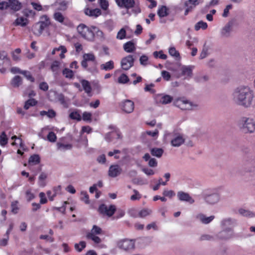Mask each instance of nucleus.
I'll return each mask as SVG.
<instances>
[{"label":"nucleus","mask_w":255,"mask_h":255,"mask_svg":"<svg viewBox=\"0 0 255 255\" xmlns=\"http://www.w3.org/2000/svg\"><path fill=\"white\" fill-rule=\"evenodd\" d=\"M232 97L236 104L249 108L253 103L254 92L248 86L240 85L234 90Z\"/></svg>","instance_id":"obj_1"},{"label":"nucleus","mask_w":255,"mask_h":255,"mask_svg":"<svg viewBox=\"0 0 255 255\" xmlns=\"http://www.w3.org/2000/svg\"><path fill=\"white\" fill-rule=\"evenodd\" d=\"M238 126L244 133H253L255 131V120L251 117H242L238 121Z\"/></svg>","instance_id":"obj_2"},{"label":"nucleus","mask_w":255,"mask_h":255,"mask_svg":"<svg viewBox=\"0 0 255 255\" xmlns=\"http://www.w3.org/2000/svg\"><path fill=\"white\" fill-rule=\"evenodd\" d=\"M174 105L182 110H194L198 107V104L187 100L184 98L176 99L174 101Z\"/></svg>","instance_id":"obj_3"},{"label":"nucleus","mask_w":255,"mask_h":255,"mask_svg":"<svg viewBox=\"0 0 255 255\" xmlns=\"http://www.w3.org/2000/svg\"><path fill=\"white\" fill-rule=\"evenodd\" d=\"M41 20L33 25L32 30L33 33L37 36L40 35L43 30L50 24L49 18L46 15L41 17Z\"/></svg>","instance_id":"obj_4"},{"label":"nucleus","mask_w":255,"mask_h":255,"mask_svg":"<svg viewBox=\"0 0 255 255\" xmlns=\"http://www.w3.org/2000/svg\"><path fill=\"white\" fill-rule=\"evenodd\" d=\"M165 136L170 138L171 144L173 147H179L185 142L183 134L175 131L167 133Z\"/></svg>","instance_id":"obj_5"},{"label":"nucleus","mask_w":255,"mask_h":255,"mask_svg":"<svg viewBox=\"0 0 255 255\" xmlns=\"http://www.w3.org/2000/svg\"><path fill=\"white\" fill-rule=\"evenodd\" d=\"M77 29L78 33L83 38L91 41L94 40V35L92 32V26L89 27L84 24H80L78 26Z\"/></svg>","instance_id":"obj_6"},{"label":"nucleus","mask_w":255,"mask_h":255,"mask_svg":"<svg viewBox=\"0 0 255 255\" xmlns=\"http://www.w3.org/2000/svg\"><path fill=\"white\" fill-rule=\"evenodd\" d=\"M204 198L207 203L214 205L220 201V195L217 191H210L205 194Z\"/></svg>","instance_id":"obj_7"},{"label":"nucleus","mask_w":255,"mask_h":255,"mask_svg":"<svg viewBox=\"0 0 255 255\" xmlns=\"http://www.w3.org/2000/svg\"><path fill=\"white\" fill-rule=\"evenodd\" d=\"M118 247L126 251H130L134 248V242L131 240L124 239L118 242Z\"/></svg>","instance_id":"obj_8"},{"label":"nucleus","mask_w":255,"mask_h":255,"mask_svg":"<svg viewBox=\"0 0 255 255\" xmlns=\"http://www.w3.org/2000/svg\"><path fill=\"white\" fill-rule=\"evenodd\" d=\"M234 237L233 229H223L216 234L217 240H228Z\"/></svg>","instance_id":"obj_9"},{"label":"nucleus","mask_w":255,"mask_h":255,"mask_svg":"<svg viewBox=\"0 0 255 255\" xmlns=\"http://www.w3.org/2000/svg\"><path fill=\"white\" fill-rule=\"evenodd\" d=\"M116 211V206L114 205H111L108 207L105 204H102L99 206V211L103 214L106 215L110 217L112 216Z\"/></svg>","instance_id":"obj_10"},{"label":"nucleus","mask_w":255,"mask_h":255,"mask_svg":"<svg viewBox=\"0 0 255 255\" xmlns=\"http://www.w3.org/2000/svg\"><path fill=\"white\" fill-rule=\"evenodd\" d=\"M134 58L132 55H129L121 60V66L123 70H128L133 65Z\"/></svg>","instance_id":"obj_11"},{"label":"nucleus","mask_w":255,"mask_h":255,"mask_svg":"<svg viewBox=\"0 0 255 255\" xmlns=\"http://www.w3.org/2000/svg\"><path fill=\"white\" fill-rule=\"evenodd\" d=\"M122 110L126 113L129 114L133 112L134 108V103L129 100H125L120 104Z\"/></svg>","instance_id":"obj_12"},{"label":"nucleus","mask_w":255,"mask_h":255,"mask_svg":"<svg viewBox=\"0 0 255 255\" xmlns=\"http://www.w3.org/2000/svg\"><path fill=\"white\" fill-rule=\"evenodd\" d=\"M10 65V61L8 57L7 53L5 51H0V72L4 73L6 71L5 68L3 67L4 64Z\"/></svg>","instance_id":"obj_13"},{"label":"nucleus","mask_w":255,"mask_h":255,"mask_svg":"<svg viewBox=\"0 0 255 255\" xmlns=\"http://www.w3.org/2000/svg\"><path fill=\"white\" fill-rule=\"evenodd\" d=\"M122 136L119 129H116L107 133L105 136V139L108 142H111L114 139H121Z\"/></svg>","instance_id":"obj_14"},{"label":"nucleus","mask_w":255,"mask_h":255,"mask_svg":"<svg viewBox=\"0 0 255 255\" xmlns=\"http://www.w3.org/2000/svg\"><path fill=\"white\" fill-rule=\"evenodd\" d=\"M237 225V221L231 218H225L221 222V226L222 229H233Z\"/></svg>","instance_id":"obj_15"},{"label":"nucleus","mask_w":255,"mask_h":255,"mask_svg":"<svg viewBox=\"0 0 255 255\" xmlns=\"http://www.w3.org/2000/svg\"><path fill=\"white\" fill-rule=\"evenodd\" d=\"M199 0H188L184 2V6L186 7L184 15H187L189 12L195 7V6L199 4Z\"/></svg>","instance_id":"obj_16"},{"label":"nucleus","mask_w":255,"mask_h":255,"mask_svg":"<svg viewBox=\"0 0 255 255\" xmlns=\"http://www.w3.org/2000/svg\"><path fill=\"white\" fill-rule=\"evenodd\" d=\"M178 199L181 201H185L193 204L194 203V200L190 196V195L186 192L180 191L178 192L177 194Z\"/></svg>","instance_id":"obj_17"},{"label":"nucleus","mask_w":255,"mask_h":255,"mask_svg":"<svg viewBox=\"0 0 255 255\" xmlns=\"http://www.w3.org/2000/svg\"><path fill=\"white\" fill-rule=\"evenodd\" d=\"M118 5L121 7L129 9L134 7L135 2L134 0H116Z\"/></svg>","instance_id":"obj_18"},{"label":"nucleus","mask_w":255,"mask_h":255,"mask_svg":"<svg viewBox=\"0 0 255 255\" xmlns=\"http://www.w3.org/2000/svg\"><path fill=\"white\" fill-rule=\"evenodd\" d=\"M122 171V169L119 165H112L109 168V176L111 177H116L121 173Z\"/></svg>","instance_id":"obj_19"},{"label":"nucleus","mask_w":255,"mask_h":255,"mask_svg":"<svg viewBox=\"0 0 255 255\" xmlns=\"http://www.w3.org/2000/svg\"><path fill=\"white\" fill-rule=\"evenodd\" d=\"M214 218L215 216L214 215L206 217V215L202 213L198 214L196 216V219L203 224H209Z\"/></svg>","instance_id":"obj_20"},{"label":"nucleus","mask_w":255,"mask_h":255,"mask_svg":"<svg viewBox=\"0 0 255 255\" xmlns=\"http://www.w3.org/2000/svg\"><path fill=\"white\" fill-rule=\"evenodd\" d=\"M255 166L253 164H249L247 163L244 164V166L238 171V173L242 176L245 175L246 173L253 172L255 171Z\"/></svg>","instance_id":"obj_21"},{"label":"nucleus","mask_w":255,"mask_h":255,"mask_svg":"<svg viewBox=\"0 0 255 255\" xmlns=\"http://www.w3.org/2000/svg\"><path fill=\"white\" fill-rule=\"evenodd\" d=\"M68 2L65 0H58L55 1L53 6L55 7V9L58 11H65L68 8Z\"/></svg>","instance_id":"obj_22"},{"label":"nucleus","mask_w":255,"mask_h":255,"mask_svg":"<svg viewBox=\"0 0 255 255\" xmlns=\"http://www.w3.org/2000/svg\"><path fill=\"white\" fill-rule=\"evenodd\" d=\"M193 66H182L181 67V75L186 76V78H190L192 76Z\"/></svg>","instance_id":"obj_23"},{"label":"nucleus","mask_w":255,"mask_h":255,"mask_svg":"<svg viewBox=\"0 0 255 255\" xmlns=\"http://www.w3.org/2000/svg\"><path fill=\"white\" fill-rule=\"evenodd\" d=\"M8 7L13 11H17L22 7V4L18 0H8Z\"/></svg>","instance_id":"obj_24"},{"label":"nucleus","mask_w":255,"mask_h":255,"mask_svg":"<svg viewBox=\"0 0 255 255\" xmlns=\"http://www.w3.org/2000/svg\"><path fill=\"white\" fill-rule=\"evenodd\" d=\"M232 23L228 22L222 29L221 35L224 37H228L230 36L232 30Z\"/></svg>","instance_id":"obj_25"},{"label":"nucleus","mask_w":255,"mask_h":255,"mask_svg":"<svg viewBox=\"0 0 255 255\" xmlns=\"http://www.w3.org/2000/svg\"><path fill=\"white\" fill-rule=\"evenodd\" d=\"M123 48L124 50L128 53L132 52L135 50V44L131 41H128L124 44Z\"/></svg>","instance_id":"obj_26"},{"label":"nucleus","mask_w":255,"mask_h":255,"mask_svg":"<svg viewBox=\"0 0 255 255\" xmlns=\"http://www.w3.org/2000/svg\"><path fill=\"white\" fill-rule=\"evenodd\" d=\"M92 32L94 35V37H96L100 40H103L104 39V34L103 32L98 27L95 26H92Z\"/></svg>","instance_id":"obj_27"},{"label":"nucleus","mask_w":255,"mask_h":255,"mask_svg":"<svg viewBox=\"0 0 255 255\" xmlns=\"http://www.w3.org/2000/svg\"><path fill=\"white\" fill-rule=\"evenodd\" d=\"M164 150L161 148L154 147L150 149V153L153 156L157 158H160L162 156Z\"/></svg>","instance_id":"obj_28"},{"label":"nucleus","mask_w":255,"mask_h":255,"mask_svg":"<svg viewBox=\"0 0 255 255\" xmlns=\"http://www.w3.org/2000/svg\"><path fill=\"white\" fill-rule=\"evenodd\" d=\"M101 70L105 71H109L114 68V62L112 60H110L105 64H102L100 65Z\"/></svg>","instance_id":"obj_29"},{"label":"nucleus","mask_w":255,"mask_h":255,"mask_svg":"<svg viewBox=\"0 0 255 255\" xmlns=\"http://www.w3.org/2000/svg\"><path fill=\"white\" fill-rule=\"evenodd\" d=\"M22 83V79L19 76H14L10 81V84L13 87H18Z\"/></svg>","instance_id":"obj_30"},{"label":"nucleus","mask_w":255,"mask_h":255,"mask_svg":"<svg viewBox=\"0 0 255 255\" xmlns=\"http://www.w3.org/2000/svg\"><path fill=\"white\" fill-rule=\"evenodd\" d=\"M217 240L216 235H209V234H203L202 235L200 238L199 241H214Z\"/></svg>","instance_id":"obj_31"},{"label":"nucleus","mask_w":255,"mask_h":255,"mask_svg":"<svg viewBox=\"0 0 255 255\" xmlns=\"http://www.w3.org/2000/svg\"><path fill=\"white\" fill-rule=\"evenodd\" d=\"M83 58L87 61H92L93 62V65L96 66L97 62L96 57L93 53H86L83 56Z\"/></svg>","instance_id":"obj_32"},{"label":"nucleus","mask_w":255,"mask_h":255,"mask_svg":"<svg viewBox=\"0 0 255 255\" xmlns=\"http://www.w3.org/2000/svg\"><path fill=\"white\" fill-rule=\"evenodd\" d=\"M81 83L85 92L87 94L90 93L92 91V88L89 82L86 80H82Z\"/></svg>","instance_id":"obj_33"},{"label":"nucleus","mask_w":255,"mask_h":255,"mask_svg":"<svg viewBox=\"0 0 255 255\" xmlns=\"http://www.w3.org/2000/svg\"><path fill=\"white\" fill-rule=\"evenodd\" d=\"M87 61L83 59V60L81 62V65L83 68L87 71H89L91 73H94L97 71V68L95 65H93L91 67H88V63Z\"/></svg>","instance_id":"obj_34"},{"label":"nucleus","mask_w":255,"mask_h":255,"mask_svg":"<svg viewBox=\"0 0 255 255\" xmlns=\"http://www.w3.org/2000/svg\"><path fill=\"white\" fill-rule=\"evenodd\" d=\"M27 19L26 18H24L23 17H21L19 18H17L15 20L13 24L15 26L20 25L22 27L26 26L27 24Z\"/></svg>","instance_id":"obj_35"},{"label":"nucleus","mask_w":255,"mask_h":255,"mask_svg":"<svg viewBox=\"0 0 255 255\" xmlns=\"http://www.w3.org/2000/svg\"><path fill=\"white\" fill-rule=\"evenodd\" d=\"M62 74L65 76V78L72 79L74 77V72L67 68H64L62 71Z\"/></svg>","instance_id":"obj_36"},{"label":"nucleus","mask_w":255,"mask_h":255,"mask_svg":"<svg viewBox=\"0 0 255 255\" xmlns=\"http://www.w3.org/2000/svg\"><path fill=\"white\" fill-rule=\"evenodd\" d=\"M157 14L160 17H163L168 15V8L166 6L162 5L158 9Z\"/></svg>","instance_id":"obj_37"},{"label":"nucleus","mask_w":255,"mask_h":255,"mask_svg":"<svg viewBox=\"0 0 255 255\" xmlns=\"http://www.w3.org/2000/svg\"><path fill=\"white\" fill-rule=\"evenodd\" d=\"M40 161V158L39 155L38 154H33L31 155L28 160V162L29 164H31L32 165H35L38 164Z\"/></svg>","instance_id":"obj_38"},{"label":"nucleus","mask_w":255,"mask_h":255,"mask_svg":"<svg viewBox=\"0 0 255 255\" xmlns=\"http://www.w3.org/2000/svg\"><path fill=\"white\" fill-rule=\"evenodd\" d=\"M40 115L42 116H47L49 118H53L56 116V112L53 110H49L47 112L42 111L40 112Z\"/></svg>","instance_id":"obj_39"},{"label":"nucleus","mask_w":255,"mask_h":255,"mask_svg":"<svg viewBox=\"0 0 255 255\" xmlns=\"http://www.w3.org/2000/svg\"><path fill=\"white\" fill-rule=\"evenodd\" d=\"M57 148L61 151H65L66 150L71 149L72 147L71 144H63L60 142L57 143Z\"/></svg>","instance_id":"obj_40"},{"label":"nucleus","mask_w":255,"mask_h":255,"mask_svg":"<svg viewBox=\"0 0 255 255\" xmlns=\"http://www.w3.org/2000/svg\"><path fill=\"white\" fill-rule=\"evenodd\" d=\"M37 103V101L34 99H30L25 102L24 108L25 110H28L30 107L36 105Z\"/></svg>","instance_id":"obj_41"},{"label":"nucleus","mask_w":255,"mask_h":255,"mask_svg":"<svg viewBox=\"0 0 255 255\" xmlns=\"http://www.w3.org/2000/svg\"><path fill=\"white\" fill-rule=\"evenodd\" d=\"M47 175L44 172H42L38 178V184L41 187H44L46 185L44 180L47 178Z\"/></svg>","instance_id":"obj_42"},{"label":"nucleus","mask_w":255,"mask_h":255,"mask_svg":"<svg viewBox=\"0 0 255 255\" xmlns=\"http://www.w3.org/2000/svg\"><path fill=\"white\" fill-rule=\"evenodd\" d=\"M207 23L201 20L195 24L194 28L195 30L198 31L200 28H202L203 30L206 29L207 28Z\"/></svg>","instance_id":"obj_43"},{"label":"nucleus","mask_w":255,"mask_h":255,"mask_svg":"<svg viewBox=\"0 0 255 255\" xmlns=\"http://www.w3.org/2000/svg\"><path fill=\"white\" fill-rule=\"evenodd\" d=\"M8 142V138L4 131H2L0 135V145L2 146H5Z\"/></svg>","instance_id":"obj_44"},{"label":"nucleus","mask_w":255,"mask_h":255,"mask_svg":"<svg viewBox=\"0 0 255 255\" xmlns=\"http://www.w3.org/2000/svg\"><path fill=\"white\" fill-rule=\"evenodd\" d=\"M54 19L59 22L62 23L64 20V17L63 14L58 11L55 12L53 14Z\"/></svg>","instance_id":"obj_45"},{"label":"nucleus","mask_w":255,"mask_h":255,"mask_svg":"<svg viewBox=\"0 0 255 255\" xmlns=\"http://www.w3.org/2000/svg\"><path fill=\"white\" fill-rule=\"evenodd\" d=\"M239 213L241 215L245 217H252L254 216V214L253 212L244 209H240L239 210Z\"/></svg>","instance_id":"obj_46"},{"label":"nucleus","mask_w":255,"mask_h":255,"mask_svg":"<svg viewBox=\"0 0 255 255\" xmlns=\"http://www.w3.org/2000/svg\"><path fill=\"white\" fill-rule=\"evenodd\" d=\"M194 79L197 83H204L209 80V77L207 75H200L196 76Z\"/></svg>","instance_id":"obj_47"},{"label":"nucleus","mask_w":255,"mask_h":255,"mask_svg":"<svg viewBox=\"0 0 255 255\" xmlns=\"http://www.w3.org/2000/svg\"><path fill=\"white\" fill-rule=\"evenodd\" d=\"M86 237L88 239H91L96 244H99L101 242V239L99 237L95 236V235H93V234H87Z\"/></svg>","instance_id":"obj_48"},{"label":"nucleus","mask_w":255,"mask_h":255,"mask_svg":"<svg viewBox=\"0 0 255 255\" xmlns=\"http://www.w3.org/2000/svg\"><path fill=\"white\" fill-rule=\"evenodd\" d=\"M69 117L72 120H75L78 121H80L82 119L80 114L77 111L71 113L69 115Z\"/></svg>","instance_id":"obj_49"},{"label":"nucleus","mask_w":255,"mask_h":255,"mask_svg":"<svg viewBox=\"0 0 255 255\" xmlns=\"http://www.w3.org/2000/svg\"><path fill=\"white\" fill-rule=\"evenodd\" d=\"M173 100V98L168 95L163 96L160 100V102L163 104H167L171 102Z\"/></svg>","instance_id":"obj_50"},{"label":"nucleus","mask_w":255,"mask_h":255,"mask_svg":"<svg viewBox=\"0 0 255 255\" xmlns=\"http://www.w3.org/2000/svg\"><path fill=\"white\" fill-rule=\"evenodd\" d=\"M169 54L176 58H180V54L178 51H177L175 47H170L169 49Z\"/></svg>","instance_id":"obj_51"},{"label":"nucleus","mask_w":255,"mask_h":255,"mask_svg":"<svg viewBox=\"0 0 255 255\" xmlns=\"http://www.w3.org/2000/svg\"><path fill=\"white\" fill-rule=\"evenodd\" d=\"M151 212H152V211L150 209H144L141 210L138 213V215L140 217L143 218V217L147 216V215H150L151 213Z\"/></svg>","instance_id":"obj_52"},{"label":"nucleus","mask_w":255,"mask_h":255,"mask_svg":"<svg viewBox=\"0 0 255 255\" xmlns=\"http://www.w3.org/2000/svg\"><path fill=\"white\" fill-rule=\"evenodd\" d=\"M129 81L128 77L125 74H122L118 78V82L121 84H126Z\"/></svg>","instance_id":"obj_53"},{"label":"nucleus","mask_w":255,"mask_h":255,"mask_svg":"<svg viewBox=\"0 0 255 255\" xmlns=\"http://www.w3.org/2000/svg\"><path fill=\"white\" fill-rule=\"evenodd\" d=\"M126 31L125 28H123L118 32L117 38L119 39H123L126 37Z\"/></svg>","instance_id":"obj_54"},{"label":"nucleus","mask_w":255,"mask_h":255,"mask_svg":"<svg viewBox=\"0 0 255 255\" xmlns=\"http://www.w3.org/2000/svg\"><path fill=\"white\" fill-rule=\"evenodd\" d=\"M22 74L24 75L28 80H29L31 82H34L35 79L31 75L30 72L26 70H23Z\"/></svg>","instance_id":"obj_55"},{"label":"nucleus","mask_w":255,"mask_h":255,"mask_svg":"<svg viewBox=\"0 0 255 255\" xmlns=\"http://www.w3.org/2000/svg\"><path fill=\"white\" fill-rule=\"evenodd\" d=\"M57 99L60 104L65 107H67V103L65 100V96L62 94H59L57 96Z\"/></svg>","instance_id":"obj_56"},{"label":"nucleus","mask_w":255,"mask_h":255,"mask_svg":"<svg viewBox=\"0 0 255 255\" xmlns=\"http://www.w3.org/2000/svg\"><path fill=\"white\" fill-rule=\"evenodd\" d=\"M102 232V229L98 226L96 225H94L93 228L91 230V232L90 233H88V234H100Z\"/></svg>","instance_id":"obj_57"},{"label":"nucleus","mask_w":255,"mask_h":255,"mask_svg":"<svg viewBox=\"0 0 255 255\" xmlns=\"http://www.w3.org/2000/svg\"><path fill=\"white\" fill-rule=\"evenodd\" d=\"M57 136L55 133L53 131H50L47 135V139L52 142H54L56 140Z\"/></svg>","instance_id":"obj_58"},{"label":"nucleus","mask_w":255,"mask_h":255,"mask_svg":"<svg viewBox=\"0 0 255 255\" xmlns=\"http://www.w3.org/2000/svg\"><path fill=\"white\" fill-rule=\"evenodd\" d=\"M81 195L83 197L81 198V200L84 201L86 204L90 203L89 195L86 191H82Z\"/></svg>","instance_id":"obj_59"},{"label":"nucleus","mask_w":255,"mask_h":255,"mask_svg":"<svg viewBox=\"0 0 255 255\" xmlns=\"http://www.w3.org/2000/svg\"><path fill=\"white\" fill-rule=\"evenodd\" d=\"M79 245L81 246V248H78V244H75L74 247L75 250H76L78 252H81L84 248H85L86 244L84 241H81L79 242Z\"/></svg>","instance_id":"obj_60"},{"label":"nucleus","mask_w":255,"mask_h":255,"mask_svg":"<svg viewBox=\"0 0 255 255\" xmlns=\"http://www.w3.org/2000/svg\"><path fill=\"white\" fill-rule=\"evenodd\" d=\"M132 182L133 184L136 185H142L146 184V182H145L144 180L141 178H134L132 179Z\"/></svg>","instance_id":"obj_61"},{"label":"nucleus","mask_w":255,"mask_h":255,"mask_svg":"<svg viewBox=\"0 0 255 255\" xmlns=\"http://www.w3.org/2000/svg\"><path fill=\"white\" fill-rule=\"evenodd\" d=\"M133 192L134 193V195L131 196L130 200L134 201L136 200H139L141 197V195L139 193V192L135 189L133 190Z\"/></svg>","instance_id":"obj_62"},{"label":"nucleus","mask_w":255,"mask_h":255,"mask_svg":"<svg viewBox=\"0 0 255 255\" xmlns=\"http://www.w3.org/2000/svg\"><path fill=\"white\" fill-rule=\"evenodd\" d=\"M60 62L58 61H54L51 65V69L53 72L57 71L58 70Z\"/></svg>","instance_id":"obj_63"},{"label":"nucleus","mask_w":255,"mask_h":255,"mask_svg":"<svg viewBox=\"0 0 255 255\" xmlns=\"http://www.w3.org/2000/svg\"><path fill=\"white\" fill-rule=\"evenodd\" d=\"M92 114L87 112L83 114V120L85 121L91 122Z\"/></svg>","instance_id":"obj_64"}]
</instances>
